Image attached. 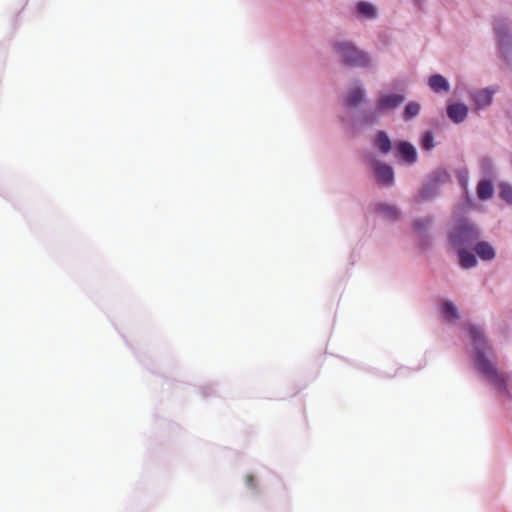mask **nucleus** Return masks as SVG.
I'll return each mask as SVG.
<instances>
[{
	"instance_id": "nucleus-1",
	"label": "nucleus",
	"mask_w": 512,
	"mask_h": 512,
	"mask_svg": "<svg viewBox=\"0 0 512 512\" xmlns=\"http://www.w3.org/2000/svg\"><path fill=\"white\" fill-rule=\"evenodd\" d=\"M476 238V231L466 222L457 225L450 234V243L458 249L460 265L463 268H471L477 263L480 242Z\"/></svg>"
},
{
	"instance_id": "nucleus-2",
	"label": "nucleus",
	"mask_w": 512,
	"mask_h": 512,
	"mask_svg": "<svg viewBox=\"0 0 512 512\" xmlns=\"http://www.w3.org/2000/svg\"><path fill=\"white\" fill-rule=\"evenodd\" d=\"M335 47L347 65L365 66L369 62L367 55L356 49L351 43H338Z\"/></svg>"
},
{
	"instance_id": "nucleus-3",
	"label": "nucleus",
	"mask_w": 512,
	"mask_h": 512,
	"mask_svg": "<svg viewBox=\"0 0 512 512\" xmlns=\"http://www.w3.org/2000/svg\"><path fill=\"white\" fill-rule=\"evenodd\" d=\"M482 379L484 378L494 389L498 391L506 390V380L499 374L494 364L484 357L482 353Z\"/></svg>"
},
{
	"instance_id": "nucleus-4",
	"label": "nucleus",
	"mask_w": 512,
	"mask_h": 512,
	"mask_svg": "<svg viewBox=\"0 0 512 512\" xmlns=\"http://www.w3.org/2000/svg\"><path fill=\"white\" fill-rule=\"evenodd\" d=\"M405 97L401 94H387L379 98L377 107L380 111H388L399 106Z\"/></svg>"
},
{
	"instance_id": "nucleus-5",
	"label": "nucleus",
	"mask_w": 512,
	"mask_h": 512,
	"mask_svg": "<svg viewBox=\"0 0 512 512\" xmlns=\"http://www.w3.org/2000/svg\"><path fill=\"white\" fill-rule=\"evenodd\" d=\"M374 172L377 176L378 181L383 185H390L393 182V170L392 168L384 163L375 162L374 163Z\"/></svg>"
},
{
	"instance_id": "nucleus-6",
	"label": "nucleus",
	"mask_w": 512,
	"mask_h": 512,
	"mask_svg": "<svg viewBox=\"0 0 512 512\" xmlns=\"http://www.w3.org/2000/svg\"><path fill=\"white\" fill-rule=\"evenodd\" d=\"M397 156L408 164H412L417 160V153L414 146L405 141L397 145Z\"/></svg>"
},
{
	"instance_id": "nucleus-7",
	"label": "nucleus",
	"mask_w": 512,
	"mask_h": 512,
	"mask_svg": "<svg viewBox=\"0 0 512 512\" xmlns=\"http://www.w3.org/2000/svg\"><path fill=\"white\" fill-rule=\"evenodd\" d=\"M446 110L448 117L455 123L462 122L468 114L467 106L461 103L449 104Z\"/></svg>"
},
{
	"instance_id": "nucleus-8",
	"label": "nucleus",
	"mask_w": 512,
	"mask_h": 512,
	"mask_svg": "<svg viewBox=\"0 0 512 512\" xmlns=\"http://www.w3.org/2000/svg\"><path fill=\"white\" fill-rule=\"evenodd\" d=\"M428 86L435 93L448 92L450 84L448 80L440 74H434L428 79Z\"/></svg>"
},
{
	"instance_id": "nucleus-9",
	"label": "nucleus",
	"mask_w": 512,
	"mask_h": 512,
	"mask_svg": "<svg viewBox=\"0 0 512 512\" xmlns=\"http://www.w3.org/2000/svg\"><path fill=\"white\" fill-rule=\"evenodd\" d=\"M364 91L359 87H355L348 92L346 98V104L348 106L354 107L361 103L364 99Z\"/></svg>"
},
{
	"instance_id": "nucleus-10",
	"label": "nucleus",
	"mask_w": 512,
	"mask_h": 512,
	"mask_svg": "<svg viewBox=\"0 0 512 512\" xmlns=\"http://www.w3.org/2000/svg\"><path fill=\"white\" fill-rule=\"evenodd\" d=\"M357 14L360 17L372 19L376 16V9L368 2H359L356 5Z\"/></svg>"
},
{
	"instance_id": "nucleus-11",
	"label": "nucleus",
	"mask_w": 512,
	"mask_h": 512,
	"mask_svg": "<svg viewBox=\"0 0 512 512\" xmlns=\"http://www.w3.org/2000/svg\"><path fill=\"white\" fill-rule=\"evenodd\" d=\"M376 210L378 213L383 215V217L390 219V220H394L399 217V211L397 210L396 207H394L392 205L382 203V204L377 205Z\"/></svg>"
},
{
	"instance_id": "nucleus-12",
	"label": "nucleus",
	"mask_w": 512,
	"mask_h": 512,
	"mask_svg": "<svg viewBox=\"0 0 512 512\" xmlns=\"http://www.w3.org/2000/svg\"><path fill=\"white\" fill-rule=\"evenodd\" d=\"M441 311L443 317L448 321H455L459 318L455 305L450 301H446L442 304Z\"/></svg>"
},
{
	"instance_id": "nucleus-13",
	"label": "nucleus",
	"mask_w": 512,
	"mask_h": 512,
	"mask_svg": "<svg viewBox=\"0 0 512 512\" xmlns=\"http://www.w3.org/2000/svg\"><path fill=\"white\" fill-rule=\"evenodd\" d=\"M375 143L382 153L386 154L391 150V141L388 135L383 131L377 133Z\"/></svg>"
},
{
	"instance_id": "nucleus-14",
	"label": "nucleus",
	"mask_w": 512,
	"mask_h": 512,
	"mask_svg": "<svg viewBox=\"0 0 512 512\" xmlns=\"http://www.w3.org/2000/svg\"><path fill=\"white\" fill-rule=\"evenodd\" d=\"M497 188L499 198L507 204H512V186L501 182L497 185Z\"/></svg>"
},
{
	"instance_id": "nucleus-15",
	"label": "nucleus",
	"mask_w": 512,
	"mask_h": 512,
	"mask_svg": "<svg viewBox=\"0 0 512 512\" xmlns=\"http://www.w3.org/2000/svg\"><path fill=\"white\" fill-rule=\"evenodd\" d=\"M420 112V105L416 102H410L406 105L404 116L406 119H411L417 116Z\"/></svg>"
},
{
	"instance_id": "nucleus-16",
	"label": "nucleus",
	"mask_w": 512,
	"mask_h": 512,
	"mask_svg": "<svg viewBox=\"0 0 512 512\" xmlns=\"http://www.w3.org/2000/svg\"><path fill=\"white\" fill-rule=\"evenodd\" d=\"M494 193V186L491 182L482 180V200L490 199Z\"/></svg>"
},
{
	"instance_id": "nucleus-17",
	"label": "nucleus",
	"mask_w": 512,
	"mask_h": 512,
	"mask_svg": "<svg viewBox=\"0 0 512 512\" xmlns=\"http://www.w3.org/2000/svg\"><path fill=\"white\" fill-rule=\"evenodd\" d=\"M495 257V251L492 246L482 241V260H491Z\"/></svg>"
},
{
	"instance_id": "nucleus-18",
	"label": "nucleus",
	"mask_w": 512,
	"mask_h": 512,
	"mask_svg": "<svg viewBox=\"0 0 512 512\" xmlns=\"http://www.w3.org/2000/svg\"><path fill=\"white\" fill-rule=\"evenodd\" d=\"M422 147L431 150L434 147V137L431 132H426L422 139Z\"/></svg>"
},
{
	"instance_id": "nucleus-19",
	"label": "nucleus",
	"mask_w": 512,
	"mask_h": 512,
	"mask_svg": "<svg viewBox=\"0 0 512 512\" xmlns=\"http://www.w3.org/2000/svg\"><path fill=\"white\" fill-rule=\"evenodd\" d=\"M491 99H492V93L487 89L482 90V106L490 104Z\"/></svg>"
},
{
	"instance_id": "nucleus-20",
	"label": "nucleus",
	"mask_w": 512,
	"mask_h": 512,
	"mask_svg": "<svg viewBox=\"0 0 512 512\" xmlns=\"http://www.w3.org/2000/svg\"><path fill=\"white\" fill-rule=\"evenodd\" d=\"M459 181L461 183V186L463 187L465 193L467 192V181H468V177L466 175V173H460L459 175Z\"/></svg>"
},
{
	"instance_id": "nucleus-21",
	"label": "nucleus",
	"mask_w": 512,
	"mask_h": 512,
	"mask_svg": "<svg viewBox=\"0 0 512 512\" xmlns=\"http://www.w3.org/2000/svg\"><path fill=\"white\" fill-rule=\"evenodd\" d=\"M245 482L249 487H251V488L255 487V479L252 475H250V474L246 475Z\"/></svg>"
},
{
	"instance_id": "nucleus-22",
	"label": "nucleus",
	"mask_w": 512,
	"mask_h": 512,
	"mask_svg": "<svg viewBox=\"0 0 512 512\" xmlns=\"http://www.w3.org/2000/svg\"><path fill=\"white\" fill-rule=\"evenodd\" d=\"M469 334H470V338H471V340H472L473 342H476L477 337H478V332H477V330H476V329H471V330H470V332H469Z\"/></svg>"
},
{
	"instance_id": "nucleus-23",
	"label": "nucleus",
	"mask_w": 512,
	"mask_h": 512,
	"mask_svg": "<svg viewBox=\"0 0 512 512\" xmlns=\"http://www.w3.org/2000/svg\"><path fill=\"white\" fill-rule=\"evenodd\" d=\"M475 363L480 364V351H475Z\"/></svg>"
},
{
	"instance_id": "nucleus-24",
	"label": "nucleus",
	"mask_w": 512,
	"mask_h": 512,
	"mask_svg": "<svg viewBox=\"0 0 512 512\" xmlns=\"http://www.w3.org/2000/svg\"><path fill=\"white\" fill-rule=\"evenodd\" d=\"M415 227H416L417 229H421V228H424V227H425V224H424V223H422V222H420V221H417V222H415Z\"/></svg>"
},
{
	"instance_id": "nucleus-25",
	"label": "nucleus",
	"mask_w": 512,
	"mask_h": 512,
	"mask_svg": "<svg viewBox=\"0 0 512 512\" xmlns=\"http://www.w3.org/2000/svg\"><path fill=\"white\" fill-rule=\"evenodd\" d=\"M476 193L478 196H480V181L476 185Z\"/></svg>"
}]
</instances>
